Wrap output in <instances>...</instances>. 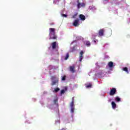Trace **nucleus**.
I'll use <instances>...</instances> for the list:
<instances>
[{"instance_id":"34","label":"nucleus","mask_w":130,"mask_h":130,"mask_svg":"<svg viewBox=\"0 0 130 130\" xmlns=\"http://www.w3.org/2000/svg\"><path fill=\"white\" fill-rule=\"evenodd\" d=\"M77 38V39H82V38L81 37H78Z\"/></svg>"},{"instance_id":"14","label":"nucleus","mask_w":130,"mask_h":130,"mask_svg":"<svg viewBox=\"0 0 130 130\" xmlns=\"http://www.w3.org/2000/svg\"><path fill=\"white\" fill-rule=\"evenodd\" d=\"M82 7H85V4L78 3V4L77 5L78 9H80V8H81Z\"/></svg>"},{"instance_id":"25","label":"nucleus","mask_w":130,"mask_h":130,"mask_svg":"<svg viewBox=\"0 0 130 130\" xmlns=\"http://www.w3.org/2000/svg\"><path fill=\"white\" fill-rule=\"evenodd\" d=\"M69 54H68V53H67V54H66V56L64 57V59L65 60H67V59H68V58H69Z\"/></svg>"},{"instance_id":"41","label":"nucleus","mask_w":130,"mask_h":130,"mask_svg":"<svg viewBox=\"0 0 130 130\" xmlns=\"http://www.w3.org/2000/svg\"><path fill=\"white\" fill-rule=\"evenodd\" d=\"M93 80H96V78H93Z\"/></svg>"},{"instance_id":"29","label":"nucleus","mask_w":130,"mask_h":130,"mask_svg":"<svg viewBox=\"0 0 130 130\" xmlns=\"http://www.w3.org/2000/svg\"><path fill=\"white\" fill-rule=\"evenodd\" d=\"M96 41H97V40H93V41H92V43H93V44H96Z\"/></svg>"},{"instance_id":"37","label":"nucleus","mask_w":130,"mask_h":130,"mask_svg":"<svg viewBox=\"0 0 130 130\" xmlns=\"http://www.w3.org/2000/svg\"><path fill=\"white\" fill-rule=\"evenodd\" d=\"M108 74H111V72H110V71H108Z\"/></svg>"},{"instance_id":"3","label":"nucleus","mask_w":130,"mask_h":130,"mask_svg":"<svg viewBox=\"0 0 130 130\" xmlns=\"http://www.w3.org/2000/svg\"><path fill=\"white\" fill-rule=\"evenodd\" d=\"M106 74H107V72L105 71V70L100 71L96 74H95L96 77L98 78H103Z\"/></svg>"},{"instance_id":"16","label":"nucleus","mask_w":130,"mask_h":130,"mask_svg":"<svg viewBox=\"0 0 130 130\" xmlns=\"http://www.w3.org/2000/svg\"><path fill=\"white\" fill-rule=\"evenodd\" d=\"M111 105L113 109H115V108H116V104H115V102H112Z\"/></svg>"},{"instance_id":"23","label":"nucleus","mask_w":130,"mask_h":130,"mask_svg":"<svg viewBox=\"0 0 130 130\" xmlns=\"http://www.w3.org/2000/svg\"><path fill=\"white\" fill-rule=\"evenodd\" d=\"M58 91H59V88H55L53 91V92H54V93H57Z\"/></svg>"},{"instance_id":"21","label":"nucleus","mask_w":130,"mask_h":130,"mask_svg":"<svg viewBox=\"0 0 130 130\" xmlns=\"http://www.w3.org/2000/svg\"><path fill=\"white\" fill-rule=\"evenodd\" d=\"M115 101H116V102H120V98L118 96H116L115 98Z\"/></svg>"},{"instance_id":"32","label":"nucleus","mask_w":130,"mask_h":130,"mask_svg":"<svg viewBox=\"0 0 130 130\" xmlns=\"http://www.w3.org/2000/svg\"><path fill=\"white\" fill-rule=\"evenodd\" d=\"M62 17H68V15L67 14H62Z\"/></svg>"},{"instance_id":"24","label":"nucleus","mask_w":130,"mask_h":130,"mask_svg":"<svg viewBox=\"0 0 130 130\" xmlns=\"http://www.w3.org/2000/svg\"><path fill=\"white\" fill-rule=\"evenodd\" d=\"M86 45L88 46V47H89L91 45V43H90L89 41H86Z\"/></svg>"},{"instance_id":"4","label":"nucleus","mask_w":130,"mask_h":130,"mask_svg":"<svg viewBox=\"0 0 130 130\" xmlns=\"http://www.w3.org/2000/svg\"><path fill=\"white\" fill-rule=\"evenodd\" d=\"M52 86H53L54 85H57L58 84V76H52Z\"/></svg>"},{"instance_id":"12","label":"nucleus","mask_w":130,"mask_h":130,"mask_svg":"<svg viewBox=\"0 0 130 130\" xmlns=\"http://www.w3.org/2000/svg\"><path fill=\"white\" fill-rule=\"evenodd\" d=\"M75 67L76 66L75 65L70 66V72H71V73H75V72H76V71H75Z\"/></svg>"},{"instance_id":"26","label":"nucleus","mask_w":130,"mask_h":130,"mask_svg":"<svg viewBox=\"0 0 130 130\" xmlns=\"http://www.w3.org/2000/svg\"><path fill=\"white\" fill-rule=\"evenodd\" d=\"M77 16H78V13L75 14L73 16H72L73 19H77Z\"/></svg>"},{"instance_id":"40","label":"nucleus","mask_w":130,"mask_h":130,"mask_svg":"<svg viewBox=\"0 0 130 130\" xmlns=\"http://www.w3.org/2000/svg\"><path fill=\"white\" fill-rule=\"evenodd\" d=\"M72 117H74V114H72Z\"/></svg>"},{"instance_id":"6","label":"nucleus","mask_w":130,"mask_h":130,"mask_svg":"<svg viewBox=\"0 0 130 130\" xmlns=\"http://www.w3.org/2000/svg\"><path fill=\"white\" fill-rule=\"evenodd\" d=\"M75 100V97H73L72 101L70 104V107H71V112L72 113H74L75 110V104L74 101Z\"/></svg>"},{"instance_id":"18","label":"nucleus","mask_w":130,"mask_h":130,"mask_svg":"<svg viewBox=\"0 0 130 130\" xmlns=\"http://www.w3.org/2000/svg\"><path fill=\"white\" fill-rule=\"evenodd\" d=\"M89 10H91L92 11H95L96 8L94 6H91L89 7Z\"/></svg>"},{"instance_id":"22","label":"nucleus","mask_w":130,"mask_h":130,"mask_svg":"<svg viewBox=\"0 0 130 130\" xmlns=\"http://www.w3.org/2000/svg\"><path fill=\"white\" fill-rule=\"evenodd\" d=\"M66 78H67V76L65 75L61 76V81H66Z\"/></svg>"},{"instance_id":"7","label":"nucleus","mask_w":130,"mask_h":130,"mask_svg":"<svg viewBox=\"0 0 130 130\" xmlns=\"http://www.w3.org/2000/svg\"><path fill=\"white\" fill-rule=\"evenodd\" d=\"M49 74L51 75L52 73L56 72V68L53 66H50L49 67Z\"/></svg>"},{"instance_id":"19","label":"nucleus","mask_w":130,"mask_h":130,"mask_svg":"<svg viewBox=\"0 0 130 130\" xmlns=\"http://www.w3.org/2000/svg\"><path fill=\"white\" fill-rule=\"evenodd\" d=\"M122 70L124 71V72H125L126 74H128V69L126 67H124L122 68Z\"/></svg>"},{"instance_id":"35","label":"nucleus","mask_w":130,"mask_h":130,"mask_svg":"<svg viewBox=\"0 0 130 130\" xmlns=\"http://www.w3.org/2000/svg\"><path fill=\"white\" fill-rule=\"evenodd\" d=\"M112 100H111V99H109L108 102H111V101H112Z\"/></svg>"},{"instance_id":"8","label":"nucleus","mask_w":130,"mask_h":130,"mask_svg":"<svg viewBox=\"0 0 130 130\" xmlns=\"http://www.w3.org/2000/svg\"><path fill=\"white\" fill-rule=\"evenodd\" d=\"M73 44H74V46H73L72 48H71L70 49V51H71V52H74V51H75V50H76V46L77 45H78V43H77V41H74L72 43H71V46L72 45H73Z\"/></svg>"},{"instance_id":"39","label":"nucleus","mask_w":130,"mask_h":130,"mask_svg":"<svg viewBox=\"0 0 130 130\" xmlns=\"http://www.w3.org/2000/svg\"><path fill=\"white\" fill-rule=\"evenodd\" d=\"M98 64V62L95 63V66H97Z\"/></svg>"},{"instance_id":"28","label":"nucleus","mask_w":130,"mask_h":130,"mask_svg":"<svg viewBox=\"0 0 130 130\" xmlns=\"http://www.w3.org/2000/svg\"><path fill=\"white\" fill-rule=\"evenodd\" d=\"M60 0H54L53 1V4H54L55 5V4H56V3H57V2H59Z\"/></svg>"},{"instance_id":"27","label":"nucleus","mask_w":130,"mask_h":130,"mask_svg":"<svg viewBox=\"0 0 130 130\" xmlns=\"http://www.w3.org/2000/svg\"><path fill=\"white\" fill-rule=\"evenodd\" d=\"M64 92H65L64 89H62L61 90V92H60L61 96V95H62V94H64Z\"/></svg>"},{"instance_id":"33","label":"nucleus","mask_w":130,"mask_h":130,"mask_svg":"<svg viewBox=\"0 0 130 130\" xmlns=\"http://www.w3.org/2000/svg\"><path fill=\"white\" fill-rule=\"evenodd\" d=\"M55 123H59V120H58L57 121H55Z\"/></svg>"},{"instance_id":"31","label":"nucleus","mask_w":130,"mask_h":130,"mask_svg":"<svg viewBox=\"0 0 130 130\" xmlns=\"http://www.w3.org/2000/svg\"><path fill=\"white\" fill-rule=\"evenodd\" d=\"M25 122V123H31V122L29 121H26Z\"/></svg>"},{"instance_id":"42","label":"nucleus","mask_w":130,"mask_h":130,"mask_svg":"<svg viewBox=\"0 0 130 130\" xmlns=\"http://www.w3.org/2000/svg\"><path fill=\"white\" fill-rule=\"evenodd\" d=\"M104 1H107V0H104Z\"/></svg>"},{"instance_id":"36","label":"nucleus","mask_w":130,"mask_h":130,"mask_svg":"<svg viewBox=\"0 0 130 130\" xmlns=\"http://www.w3.org/2000/svg\"><path fill=\"white\" fill-rule=\"evenodd\" d=\"M43 93H44V94H47V92L46 91H44Z\"/></svg>"},{"instance_id":"5","label":"nucleus","mask_w":130,"mask_h":130,"mask_svg":"<svg viewBox=\"0 0 130 130\" xmlns=\"http://www.w3.org/2000/svg\"><path fill=\"white\" fill-rule=\"evenodd\" d=\"M114 68L113 62L110 61L108 62V66H106V70H108V71H113Z\"/></svg>"},{"instance_id":"11","label":"nucleus","mask_w":130,"mask_h":130,"mask_svg":"<svg viewBox=\"0 0 130 130\" xmlns=\"http://www.w3.org/2000/svg\"><path fill=\"white\" fill-rule=\"evenodd\" d=\"M115 92H116V89L115 88H112L111 89V91L110 92V95L111 96H113V95H114V94H115Z\"/></svg>"},{"instance_id":"10","label":"nucleus","mask_w":130,"mask_h":130,"mask_svg":"<svg viewBox=\"0 0 130 130\" xmlns=\"http://www.w3.org/2000/svg\"><path fill=\"white\" fill-rule=\"evenodd\" d=\"M85 53V51H81L80 53L79 61H82V60L84 58L83 55Z\"/></svg>"},{"instance_id":"15","label":"nucleus","mask_w":130,"mask_h":130,"mask_svg":"<svg viewBox=\"0 0 130 130\" xmlns=\"http://www.w3.org/2000/svg\"><path fill=\"white\" fill-rule=\"evenodd\" d=\"M52 49H55L56 48V42H53L51 44Z\"/></svg>"},{"instance_id":"17","label":"nucleus","mask_w":130,"mask_h":130,"mask_svg":"<svg viewBox=\"0 0 130 130\" xmlns=\"http://www.w3.org/2000/svg\"><path fill=\"white\" fill-rule=\"evenodd\" d=\"M104 34V29H101L99 31V35L100 36H103Z\"/></svg>"},{"instance_id":"38","label":"nucleus","mask_w":130,"mask_h":130,"mask_svg":"<svg viewBox=\"0 0 130 130\" xmlns=\"http://www.w3.org/2000/svg\"><path fill=\"white\" fill-rule=\"evenodd\" d=\"M65 91H67V90H68V88L67 87H65Z\"/></svg>"},{"instance_id":"1","label":"nucleus","mask_w":130,"mask_h":130,"mask_svg":"<svg viewBox=\"0 0 130 130\" xmlns=\"http://www.w3.org/2000/svg\"><path fill=\"white\" fill-rule=\"evenodd\" d=\"M58 102V99L57 98V95H55L52 98V104L50 106V108L51 109H54L53 107L56 108L57 109L58 107V104H57Z\"/></svg>"},{"instance_id":"13","label":"nucleus","mask_w":130,"mask_h":130,"mask_svg":"<svg viewBox=\"0 0 130 130\" xmlns=\"http://www.w3.org/2000/svg\"><path fill=\"white\" fill-rule=\"evenodd\" d=\"M79 18L81 21H85L86 20V16L83 14L79 15Z\"/></svg>"},{"instance_id":"9","label":"nucleus","mask_w":130,"mask_h":130,"mask_svg":"<svg viewBox=\"0 0 130 130\" xmlns=\"http://www.w3.org/2000/svg\"><path fill=\"white\" fill-rule=\"evenodd\" d=\"M79 22H80L79 19H77L75 20L73 23V26H74V27H79V26L80 25V23Z\"/></svg>"},{"instance_id":"30","label":"nucleus","mask_w":130,"mask_h":130,"mask_svg":"<svg viewBox=\"0 0 130 130\" xmlns=\"http://www.w3.org/2000/svg\"><path fill=\"white\" fill-rule=\"evenodd\" d=\"M55 54H57V55H58V51H57V49L56 50Z\"/></svg>"},{"instance_id":"20","label":"nucleus","mask_w":130,"mask_h":130,"mask_svg":"<svg viewBox=\"0 0 130 130\" xmlns=\"http://www.w3.org/2000/svg\"><path fill=\"white\" fill-rule=\"evenodd\" d=\"M86 87L87 88H92V83H89V84H86Z\"/></svg>"},{"instance_id":"2","label":"nucleus","mask_w":130,"mask_h":130,"mask_svg":"<svg viewBox=\"0 0 130 130\" xmlns=\"http://www.w3.org/2000/svg\"><path fill=\"white\" fill-rule=\"evenodd\" d=\"M49 31V39H56L57 36L55 34V29L53 28H50Z\"/></svg>"}]
</instances>
